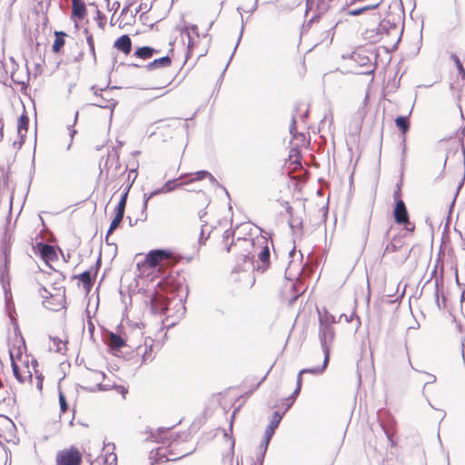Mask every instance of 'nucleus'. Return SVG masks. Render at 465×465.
<instances>
[{"mask_svg":"<svg viewBox=\"0 0 465 465\" xmlns=\"http://www.w3.org/2000/svg\"><path fill=\"white\" fill-rule=\"evenodd\" d=\"M319 316V340L324 355L323 362L320 368L315 369L317 372H322L330 360V350L333 345L335 339V331L333 324L337 322L335 316L331 314L326 309L318 310Z\"/></svg>","mask_w":465,"mask_h":465,"instance_id":"nucleus-1","label":"nucleus"},{"mask_svg":"<svg viewBox=\"0 0 465 465\" xmlns=\"http://www.w3.org/2000/svg\"><path fill=\"white\" fill-rule=\"evenodd\" d=\"M340 2L341 0H306V11L316 8L319 13H324L334 5H337V9L344 12L345 15L356 16L365 13L366 11L377 8L381 0L372 5H366L353 9H349L344 5H340Z\"/></svg>","mask_w":465,"mask_h":465,"instance_id":"nucleus-2","label":"nucleus"},{"mask_svg":"<svg viewBox=\"0 0 465 465\" xmlns=\"http://www.w3.org/2000/svg\"><path fill=\"white\" fill-rule=\"evenodd\" d=\"M269 263L270 249L268 246H263L258 253V260H255L251 252L241 254L233 272L257 271L264 272L269 267Z\"/></svg>","mask_w":465,"mask_h":465,"instance_id":"nucleus-3","label":"nucleus"},{"mask_svg":"<svg viewBox=\"0 0 465 465\" xmlns=\"http://www.w3.org/2000/svg\"><path fill=\"white\" fill-rule=\"evenodd\" d=\"M431 279L434 278V298L437 307L440 310L446 308V298L444 295V276H443V266L440 267V273L437 272V268L432 271Z\"/></svg>","mask_w":465,"mask_h":465,"instance_id":"nucleus-4","label":"nucleus"},{"mask_svg":"<svg viewBox=\"0 0 465 465\" xmlns=\"http://www.w3.org/2000/svg\"><path fill=\"white\" fill-rule=\"evenodd\" d=\"M400 253L399 260L402 263L404 262L409 255L411 251L404 249V240L401 236H394L385 246L382 256L385 257L391 253Z\"/></svg>","mask_w":465,"mask_h":465,"instance_id":"nucleus-5","label":"nucleus"},{"mask_svg":"<svg viewBox=\"0 0 465 465\" xmlns=\"http://www.w3.org/2000/svg\"><path fill=\"white\" fill-rule=\"evenodd\" d=\"M171 252L168 250L164 249H155L150 251L143 261L142 262H137V268L140 269L143 267L147 268H154L156 267L162 261L167 259L170 256Z\"/></svg>","mask_w":465,"mask_h":465,"instance_id":"nucleus-6","label":"nucleus"},{"mask_svg":"<svg viewBox=\"0 0 465 465\" xmlns=\"http://www.w3.org/2000/svg\"><path fill=\"white\" fill-rule=\"evenodd\" d=\"M82 455L75 447L63 450L56 455V465H81Z\"/></svg>","mask_w":465,"mask_h":465,"instance_id":"nucleus-7","label":"nucleus"},{"mask_svg":"<svg viewBox=\"0 0 465 465\" xmlns=\"http://www.w3.org/2000/svg\"><path fill=\"white\" fill-rule=\"evenodd\" d=\"M101 264H102V259H101V253H100L96 260L95 264L90 270H86V271L81 272L80 274L74 276V278H77L82 282L83 286L86 290L87 292L91 291V289L94 285V278L101 267Z\"/></svg>","mask_w":465,"mask_h":465,"instance_id":"nucleus-8","label":"nucleus"},{"mask_svg":"<svg viewBox=\"0 0 465 465\" xmlns=\"http://www.w3.org/2000/svg\"><path fill=\"white\" fill-rule=\"evenodd\" d=\"M149 303L153 314L164 313L168 309L167 299L157 291H153L149 296Z\"/></svg>","mask_w":465,"mask_h":465,"instance_id":"nucleus-9","label":"nucleus"},{"mask_svg":"<svg viewBox=\"0 0 465 465\" xmlns=\"http://www.w3.org/2000/svg\"><path fill=\"white\" fill-rule=\"evenodd\" d=\"M398 25L394 22H391L388 19H383L376 27V35L374 36L372 35H370V37L373 38V41L376 42L382 39L384 35L398 34Z\"/></svg>","mask_w":465,"mask_h":465,"instance_id":"nucleus-10","label":"nucleus"},{"mask_svg":"<svg viewBox=\"0 0 465 465\" xmlns=\"http://www.w3.org/2000/svg\"><path fill=\"white\" fill-rule=\"evenodd\" d=\"M291 408V402L286 403L285 410L283 411H281L279 410L273 411L272 419L270 420V424L265 429L264 433L268 434L270 436H273L275 430L279 426L283 415L285 414L286 411Z\"/></svg>","mask_w":465,"mask_h":465,"instance_id":"nucleus-11","label":"nucleus"},{"mask_svg":"<svg viewBox=\"0 0 465 465\" xmlns=\"http://www.w3.org/2000/svg\"><path fill=\"white\" fill-rule=\"evenodd\" d=\"M394 221L398 224L409 223V213L402 200H399L393 209Z\"/></svg>","mask_w":465,"mask_h":465,"instance_id":"nucleus-12","label":"nucleus"},{"mask_svg":"<svg viewBox=\"0 0 465 465\" xmlns=\"http://www.w3.org/2000/svg\"><path fill=\"white\" fill-rule=\"evenodd\" d=\"M351 59L359 64L360 66L366 67V71L362 72V74H371L374 72V66L371 63V59L363 52H353L351 55Z\"/></svg>","mask_w":465,"mask_h":465,"instance_id":"nucleus-13","label":"nucleus"},{"mask_svg":"<svg viewBox=\"0 0 465 465\" xmlns=\"http://www.w3.org/2000/svg\"><path fill=\"white\" fill-rule=\"evenodd\" d=\"M131 173H134V176L132 179V181H130L126 184V186L124 187V191H123V193L121 194L120 200H119L117 205L115 206V208L121 209L123 211H125L126 203H127V199H128V194H129L130 189L133 186L135 179L137 178V175H138L137 168H133V169L129 170L128 179L131 178Z\"/></svg>","mask_w":465,"mask_h":465,"instance_id":"nucleus-14","label":"nucleus"},{"mask_svg":"<svg viewBox=\"0 0 465 465\" xmlns=\"http://www.w3.org/2000/svg\"><path fill=\"white\" fill-rule=\"evenodd\" d=\"M37 248L41 258L45 262L57 260V254L53 245L45 242H39L37 243Z\"/></svg>","mask_w":465,"mask_h":465,"instance_id":"nucleus-15","label":"nucleus"},{"mask_svg":"<svg viewBox=\"0 0 465 465\" xmlns=\"http://www.w3.org/2000/svg\"><path fill=\"white\" fill-rule=\"evenodd\" d=\"M40 295L42 296L43 305L51 311H58L63 307V299L59 298L55 306H53V303L50 302L51 299H54V296L44 286H42L39 290Z\"/></svg>","mask_w":465,"mask_h":465,"instance_id":"nucleus-16","label":"nucleus"},{"mask_svg":"<svg viewBox=\"0 0 465 465\" xmlns=\"http://www.w3.org/2000/svg\"><path fill=\"white\" fill-rule=\"evenodd\" d=\"M193 451L183 454L179 457L169 459L167 457V452L163 450V448H157L155 450H152L149 454V459L153 460L155 463H158L160 461H169V460H177L183 457H186L187 455L191 454Z\"/></svg>","mask_w":465,"mask_h":465,"instance_id":"nucleus-17","label":"nucleus"},{"mask_svg":"<svg viewBox=\"0 0 465 465\" xmlns=\"http://www.w3.org/2000/svg\"><path fill=\"white\" fill-rule=\"evenodd\" d=\"M87 14L86 5L83 0H72V19L82 20Z\"/></svg>","mask_w":465,"mask_h":465,"instance_id":"nucleus-18","label":"nucleus"},{"mask_svg":"<svg viewBox=\"0 0 465 465\" xmlns=\"http://www.w3.org/2000/svg\"><path fill=\"white\" fill-rule=\"evenodd\" d=\"M114 47L123 52L124 54H129L132 51V40L130 36L128 35H121L114 41Z\"/></svg>","mask_w":465,"mask_h":465,"instance_id":"nucleus-19","label":"nucleus"},{"mask_svg":"<svg viewBox=\"0 0 465 465\" xmlns=\"http://www.w3.org/2000/svg\"><path fill=\"white\" fill-rule=\"evenodd\" d=\"M15 240L14 233L5 226L4 234L0 240V252H11L12 244Z\"/></svg>","mask_w":465,"mask_h":465,"instance_id":"nucleus-20","label":"nucleus"},{"mask_svg":"<svg viewBox=\"0 0 465 465\" xmlns=\"http://www.w3.org/2000/svg\"><path fill=\"white\" fill-rule=\"evenodd\" d=\"M10 266L1 265L0 266V283L4 289L5 296L10 294V274H9Z\"/></svg>","mask_w":465,"mask_h":465,"instance_id":"nucleus-21","label":"nucleus"},{"mask_svg":"<svg viewBox=\"0 0 465 465\" xmlns=\"http://www.w3.org/2000/svg\"><path fill=\"white\" fill-rule=\"evenodd\" d=\"M291 266V261L288 262V266L285 269L284 272V281L286 282V284L284 288H282L279 291V296L281 300L287 304V306H291V297H289V293L291 292V287H288V282L291 281V276L288 275V270Z\"/></svg>","mask_w":465,"mask_h":465,"instance_id":"nucleus-22","label":"nucleus"},{"mask_svg":"<svg viewBox=\"0 0 465 465\" xmlns=\"http://www.w3.org/2000/svg\"><path fill=\"white\" fill-rule=\"evenodd\" d=\"M172 59L169 55H165L148 63L144 67L147 71H153L158 68H164L170 66Z\"/></svg>","mask_w":465,"mask_h":465,"instance_id":"nucleus-23","label":"nucleus"},{"mask_svg":"<svg viewBox=\"0 0 465 465\" xmlns=\"http://www.w3.org/2000/svg\"><path fill=\"white\" fill-rule=\"evenodd\" d=\"M107 344L112 351H120L126 343L125 340L120 335L114 332H110L107 338Z\"/></svg>","mask_w":465,"mask_h":465,"instance_id":"nucleus-24","label":"nucleus"},{"mask_svg":"<svg viewBox=\"0 0 465 465\" xmlns=\"http://www.w3.org/2000/svg\"><path fill=\"white\" fill-rule=\"evenodd\" d=\"M11 366H12L13 374H14L15 378L17 380V381H19L20 383H23V382H25V379L28 378L30 382H32L33 379H32L31 371L29 370H26V371H25L26 376L23 375L21 373V370H20L19 366L14 361L12 354H11ZM26 369H28V366H26Z\"/></svg>","mask_w":465,"mask_h":465,"instance_id":"nucleus-25","label":"nucleus"},{"mask_svg":"<svg viewBox=\"0 0 465 465\" xmlns=\"http://www.w3.org/2000/svg\"><path fill=\"white\" fill-rule=\"evenodd\" d=\"M157 53H159V50H156L152 46L145 45L136 48L134 55L137 58L146 60L153 57V55Z\"/></svg>","mask_w":465,"mask_h":465,"instance_id":"nucleus-26","label":"nucleus"},{"mask_svg":"<svg viewBox=\"0 0 465 465\" xmlns=\"http://www.w3.org/2000/svg\"><path fill=\"white\" fill-rule=\"evenodd\" d=\"M91 105L100 108H109L111 109V114H113V111L117 105V102L113 98H105L104 95H100V97H97V101L92 103Z\"/></svg>","mask_w":465,"mask_h":465,"instance_id":"nucleus-27","label":"nucleus"},{"mask_svg":"<svg viewBox=\"0 0 465 465\" xmlns=\"http://www.w3.org/2000/svg\"><path fill=\"white\" fill-rule=\"evenodd\" d=\"M54 41L52 46V50L54 53L57 54L61 51L63 46L64 45V37L66 36V34L63 31H56L54 33Z\"/></svg>","mask_w":465,"mask_h":465,"instance_id":"nucleus-28","label":"nucleus"},{"mask_svg":"<svg viewBox=\"0 0 465 465\" xmlns=\"http://www.w3.org/2000/svg\"><path fill=\"white\" fill-rule=\"evenodd\" d=\"M183 185V183H178V179L168 180L158 189L159 193H170Z\"/></svg>","mask_w":465,"mask_h":465,"instance_id":"nucleus-29","label":"nucleus"},{"mask_svg":"<svg viewBox=\"0 0 465 465\" xmlns=\"http://www.w3.org/2000/svg\"><path fill=\"white\" fill-rule=\"evenodd\" d=\"M241 20H242V26H241V32H240V35H239V37H238L237 43H236V45H235V46H234V49H233V51H232V54H231V56H230V58H229L228 63L226 64V65H225V67H224L223 71L222 72V74H221V75H220V77H219V79H218V83L223 81V75H224V73H225V71L227 70V68H228V66H229V64H230V63H231V61H232V57H233V55H234L235 52H236V49H237V47H238V45H239V44H240V42H241V39H242V37L243 30H244V21H243V17H242V15H241Z\"/></svg>","mask_w":465,"mask_h":465,"instance_id":"nucleus-30","label":"nucleus"},{"mask_svg":"<svg viewBox=\"0 0 465 465\" xmlns=\"http://www.w3.org/2000/svg\"><path fill=\"white\" fill-rule=\"evenodd\" d=\"M292 237L297 239L301 238L303 234L302 221L301 218H294L292 216Z\"/></svg>","mask_w":465,"mask_h":465,"instance_id":"nucleus-31","label":"nucleus"},{"mask_svg":"<svg viewBox=\"0 0 465 465\" xmlns=\"http://www.w3.org/2000/svg\"><path fill=\"white\" fill-rule=\"evenodd\" d=\"M184 32L186 33L188 39H189L188 46H187V54H186V58H188L189 54L191 53V50L193 48V40L191 38L190 33L192 32V33L195 34L196 35H198V27L196 25H191L189 26H186L183 29V31H182V34H183Z\"/></svg>","mask_w":465,"mask_h":465,"instance_id":"nucleus-32","label":"nucleus"},{"mask_svg":"<svg viewBox=\"0 0 465 465\" xmlns=\"http://www.w3.org/2000/svg\"><path fill=\"white\" fill-rule=\"evenodd\" d=\"M396 126L402 132V134H405L410 129V121L408 116H398L395 120Z\"/></svg>","mask_w":465,"mask_h":465,"instance_id":"nucleus-33","label":"nucleus"},{"mask_svg":"<svg viewBox=\"0 0 465 465\" xmlns=\"http://www.w3.org/2000/svg\"><path fill=\"white\" fill-rule=\"evenodd\" d=\"M294 125L295 120L292 118V142L294 140H301V142H302L303 143H306V136L303 134L294 133ZM292 145L294 144L292 143ZM292 158L296 157V155L299 153V151L294 146H292Z\"/></svg>","mask_w":465,"mask_h":465,"instance_id":"nucleus-34","label":"nucleus"},{"mask_svg":"<svg viewBox=\"0 0 465 465\" xmlns=\"http://www.w3.org/2000/svg\"><path fill=\"white\" fill-rule=\"evenodd\" d=\"M29 125V117L23 114L19 119L17 124V134H21V132L27 133Z\"/></svg>","mask_w":465,"mask_h":465,"instance_id":"nucleus-35","label":"nucleus"},{"mask_svg":"<svg viewBox=\"0 0 465 465\" xmlns=\"http://www.w3.org/2000/svg\"><path fill=\"white\" fill-rule=\"evenodd\" d=\"M5 310L8 317L11 320V322L17 327L16 319L14 317L13 313L15 312V304L12 301H9L7 295L5 296Z\"/></svg>","mask_w":465,"mask_h":465,"instance_id":"nucleus-36","label":"nucleus"},{"mask_svg":"<svg viewBox=\"0 0 465 465\" xmlns=\"http://www.w3.org/2000/svg\"><path fill=\"white\" fill-rule=\"evenodd\" d=\"M233 236H234V231H232L230 229L226 230L223 232V242L225 245L227 252H229L231 251L232 245L234 243L233 240H232V242L229 243V240L231 238H233Z\"/></svg>","mask_w":465,"mask_h":465,"instance_id":"nucleus-37","label":"nucleus"},{"mask_svg":"<svg viewBox=\"0 0 465 465\" xmlns=\"http://www.w3.org/2000/svg\"><path fill=\"white\" fill-rule=\"evenodd\" d=\"M124 212L125 211L121 209L114 208V216L110 224L115 228H118L124 219Z\"/></svg>","mask_w":465,"mask_h":465,"instance_id":"nucleus-38","label":"nucleus"},{"mask_svg":"<svg viewBox=\"0 0 465 465\" xmlns=\"http://www.w3.org/2000/svg\"><path fill=\"white\" fill-rule=\"evenodd\" d=\"M450 59L454 62V64L457 67L458 73L460 75L461 79L465 80V69H464L459 56L455 54H451Z\"/></svg>","mask_w":465,"mask_h":465,"instance_id":"nucleus-39","label":"nucleus"},{"mask_svg":"<svg viewBox=\"0 0 465 465\" xmlns=\"http://www.w3.org/2000/svg\"><path fill=\"white\" fill-rule=\"evenodd\" d=\"M32 364H33V367H34V370H35V372L36 374V380H37V382H36V388L39 390V391H42L43 389V381H44V375L39 372L37 370H36V367L38 365V362L35 359H33L32 360Z\"/></svg>","mask_w":465,"mask_h":465,"instance_id":"nucleus-40","label":"nucleus"},{"mask_svg":"<svg viewBox=\"0 0 465 465\" xmlns=\"http://www.w3.org/2000/svg\"><path fill=\"white\" fill-rule=\"evenodd\" d=\"M120 87L118 86H111L109 84L104 87V88H97L96 85H93L91 87V90L94 92V95L97 97H100V95H104L103 93H107L109 90H114V89H119Z\"/></svg>","mask_w":465,"mask_h":465,"instance_id":"nucleus-41","label":"nucleus"},{"mask_svg":"<svg viewBox=\"0 0 465 465\" xmlns=\"http://www.w3.org/2000/svg\"><path fill=\"white\" fill-rule=\"evenodd\" d=\"M321 366H316V367L302 370L299 372L298 376H297L296 386H301L302 387V375L304 374V373L321 374L322 372H318V371L316 372L314 371L315 369H318Z\"/></svg>","mask_w":465,"mask_h":465,"instance_id":"nucleus-42","label":"nucleus"},{"mask_svg":"<svg viewBox=\"0 0 465 465\" xmlns=\"http://www.w3.org/2000/svg\"><path fill=\"white\" fill-rule=\"evenodd\" d=\"M58 400H59L61 414L66 412L68 411L69 407H68V403L66 401V398L62 391H59Z\"/></svg>","mask_w":465,"mask_h":465,"instance_id":"nucleus-43","label":"nucleus"},{"mask_svg":"<svg viewBox=\"0 0 465 465\" xmlns=\"http://www.w3.org/2000/svg\"><path fill=\"white\" fill-rule=\"evenodd\" d=\"M173 427V426H171V427H169V428L160 427V428H158L156 434H155L154 432H153V431L151 432V436H150V438H151V439H153L154 441H159L160 440H163L161 435H162L163 433L167 432V431H168L169 430H171Z\"/></svg>","mask_w":465,"mask_h":465,"instance_id":"nucleus-44","label":"nucleus"},{"mask_svg":"<svg viewBox=\"0 0 465 465\" xmlns=\"http://www.w3.org/2000/svg\"><path fill=\"white\" fill-rule=\"evenodd\" d=\"M288 161H291V151L289 152L288 157H287L285 163L282 167V171L285 172L286 176L289 178V181L287 182V186L289 187L290 182H291V163L288 164Z\"/></svg>","mask_w":465,"mask_h":465,"instance_id":"nucleus-45","label":"nucleus"},{"mask_svg":"<svg viewBox=\"0 0 465 465\" xmlns=\"http://www.w3.org/2000/svg\"><path fill=\"white\" fill-rule=\"evenodd\" d=\"M95 19L97 20V24H98V26L101 28V29H104V25H105V20H106V17L105 15L99 10V9H96V16H95Z\"/></svg>","mask_w":465,"mask_h":465,"instance_id":"nucleus-46","label":"nucleus"},{"mask_svg":"<svg viewBox=\"0 0 465 465\" xmlns=\"http://www.w3.org/2000/svg\"><path fill=\"white\" fill-rule=\"evenodd\" d=\"M272 437V436H270V435L264 433L263 440L261 442L260 447H259L260 450H263L265 452L267 451L268 446H269V443H270V440H271Z\"/></svg>","mask_w":465,"mask_h":465,"instance_id":"nucleus-47","label":"nucleus"},{"mask_svg":"<svg viewBox=\"0 0 465 465\" xmlns=\"http://www.w3.org/2000/svg\"><path fill=\"white\" fill-rule=\"evenodd\" d=\"M210 173H209L208 171H205V170L197 171L194 173L195 177L193 179H192L191 182H193V181H200V180H203L204 178H208Z\"/></svg>","mask_w":465,"mask_h":465,"instance_id":"nucleus-48","label":"nucleus"},{"mask_svg":"<svg viewBox=\"0 0 465 465\" xmlns=\"http://www.w3.org/2000/svg\"><path fill=\"white\" fill-rule=\"evenodd\" d=\"M86 42H87V45L89 46L90 52L93 54L94 59L95 60L96 59V55H95V50H94V38H93L92 35H87Z\"/></svg>","mask_w":465,"mask_h":465,"instance_id":"nucleus-49","label":"nucleus"},{"mask_svg":"<svg viewBox=\"0 0 465 465\" xmlns=\"http://www.w3.org/2000/svg\"><path fill=\"white\" fill-rule=\"evenodd\" d=\"M160 194L159 192H158V189L153 191L152 193H143V205H144L145 208H148V202L149 200L155 196V195H158Z\"/></svg>","mask_w":465,"mask_h":465,"instance_id":"nucleus-50","label":"nucleus"},{"mask_svg":"<svg viewBox=\"0 0 465 465\" xmlns=\"http://www.w3.org/2000/svg\"><path fill=\"white\" fill-rule=\"evenodd\" d=\"M265 454V451L259 450V452L256 454V459L253 465H263Z\"/></svg>","mask_w":465,"mask_h":465,"instance_id":"nucleus-51","label":"nucleus"},{"mask_svg":"<svg viewBox=\"0 0 465 465\" xmlns=\"http://www.w3.org/2000/svg\"><path fill=\"white\" fill-rule=\"evenodd\" d=\"M292 302L297 300L298 297L304 292V290L301 291L300 288L298 287L297 283H293V282H292Z\"/></svg>","mask_w":465,"mask_h":465,"instance_id":"nucleus-52","label":"nucleus"},{"mask_svg":"<svg viewBox=\"0 0 465 465\" xmlns=\"http://www.w3.org/2000/svg\"><path fill=\"white\" fill-rule=\"evenodd\" d=\"M153 347V344L151 343L150 344V347H149V351L147 350V344L145 343V350H144V352L143 353V361H146L148 360H152L153 357L152 356V349Z\"/></svg>","mask_w":465,"mask_h":465,"instance_id":"nucleus-53","label":"nucleus"},{"mask_svg":"<svg viewBox=\"0 0 465 465\" xmlns=\"http://www.w3.org/2000/svg\"><path fill=\"white\" fill-rule=\"evenodd\" d=\"M51 340L53 341L54 344L56 346L55 351L59 353H63V347H61V344L63 343L62 340L58 337H51Z\"/></svg>","mask_w":465,"mask_h":465,"instance_id":"nucleus-54","label":"nucleus"},{"mask_svg":"<svg viewBox=\"0 0 465 465\" xmlns=\"http://www.w3.org/2000/svg\"><path fill=\"white\" fill-rule=\"evenodd\" d=\"M136 220L139 222H144L147 220V208L144 207V205H142V209L140 212L139 216L136 218Z\"/></svg>","mask_w":465,"mask_h":465,"instance_id":"nucleus-55","label":"nucleus"},{"mask_svg":"<svg viewBox=\"0 0 465 465\" xmlns=\"http://www.w3.org/2000/svg\"><path fill=\"white\" fill-rule=\"evenodd\" d=\"M7 78V70L5 68V64L0 62V81L5 82V80Z\"/></svg>","mask_w":465,"mask_h":465,"instance_id":"nucleus-56","label":"nucleus"},{"mask_svg":"<svg viewBox=\"0 0 465 465\" xmlns=\"http://www.w3.org/2000/svg\"><path fill=\"white\" fill-rule=\"evenodd\" d=\"M270 370L266 372V374L248 391L246 392L245 394L246 395H251L255 390H257L259 388V386L264 381V380L266 379L268 373H269Z\"/></svg>","mask_w":465,"mask_h":465,"instance_id":"nucleus-57","label":"nucleus"},{"mask_svg":"<svg viewBox=\"0 0 465 465\" xmlns=\"http://www.w3.org/2000/svg\"><path fill=\"white\" fill-rule=\"evenodd\" d=\"M1 255L3 256V263L1 265H6V266H10V256H11V252H0Z\"/></svg>","mask_w":465,"mask_h":465,"instance_id":"nucleus-58","label":"nucleus"},{"mask_svg":"<svg viewBox=\"0 0 465 465\" xmlns=\"http://www.w3.org/2000/svg\"><path fill=\"white\" fill-rule=\"evenodd\" d=\"M1 446L3 447L5 452V456H6V460L5 461V465H11V451L5 446L3 445L1 442H0Z\"/></svg>","mask_w":465,"mask_h":465,"instance_id":"nucleus-59","label":"nucleus"},{"mask_svg":"<svg viewBox=\"0 0 465 465\" xmlns=\"http://www.w3.org/2000/svg\"><path fill=\"white\" fill-rule=\"evenodd\" d=\"M282 207L285 208L286 213H291V204L289 201H282L281 199L276 200Z\"/></svg>","mask_w":465,"mask_h":465,"instance_id":"nucleus-60","label":"nucleus"},{"mask_svg":"<svg viewBox=\"0 0 465 465\" xmlns=\"http://www.w3.org/2000/svg\"><path fill=\"white\" fill-rule=\"evenodd\" d=\"M393 199H394L395 203L399 200H401V186H400V184H397V189L393 193Z\"/></svg>","mask_w":465,"mask_h":465,"instance_id":"nucleus-61","label":"nucleus"},{"mask_svg":"<svg viewBox=\"0 0 465 465\" xmlns=\"http://www.w3.org/2000/svg\"><path fill=\"white\" fill-rule=\"evenodd\" d=\"M208 179H209L210 183L212 184H213L214 186L219 187V188H223V185H222L212 173H210V175L208 176Z\"/></svg>","mask_w":465,"mask_h":465,"instance_id":"nucleus-62","label":"nucleus"},{"mask_svg":"<svg viewBox=\"0 0 465 465\" xmlns=\"http://www.w3.org/2000/svg\"><path fill=\"white\" fill-rule=\"evenodd\" d=\"M8 395V391L4 390V388L0 390V404L5 402Z\"/></svg>","mask_w":465,"mask_h":465,"instance_id":"nucleus-63","label":"nucleus"},{"mask_svg":"<svg viewBox=\"0 0 465 465\" xmlns=\"http://www.w3.org/2000/svg\"><path fill=\"white\" fill-rule=\"evenodd\" d=\"M86 312H87V317H88V331L91 334H93L94 331V324L93 323V322L91 320L90 312L88 311H86Z\"/></svg>","mask_w":465,"mask_h":465,"instance_id":"nucleus-64","label":"nucleus"}]
</instances>
